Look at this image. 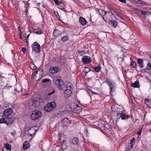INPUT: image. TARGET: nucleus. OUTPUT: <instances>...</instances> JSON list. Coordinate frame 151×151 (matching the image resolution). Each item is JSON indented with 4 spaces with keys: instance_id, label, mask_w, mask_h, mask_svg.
<instances>
[{
    "instance_id": "bf43d9fd",
    "label": "nucleus",
    "mask_w": 151,
    "mask_h": 151,
    "mask_svg": "<svg viewBox=\"0 0 151 151\" xmlns=\"http://www.w3.org/2000/svg\"><path fill=\"white\" fill-rule=\"evenodd\" d=\"M108 14H106V15H107V17H109H109H110V16L111 15L110 14V12H108Z\"/></svg>"
},
{
    "instance_id": "393cba45",
    "label": "nucleus",
    "mask_w": 151,
    "mask_h": 151,
    "mask_svg": "<svg viewBox=\"0 0 151 151\" xmlns=\"http://www.w3.org/2000/svg\"><path fill=\"white\" fill-rule=\"evenodd\" d=\"M137 65L136 63L134 61H133L130 64V66L132 68H135L136 67Z\"/></svg>"
},
{
    "instance_id": "7c9ffc66",
    "label": "nucleus",
    "mask_w": 151,
    "mask_h": 151,
    "mask_svg": "<svg viewBox=\"0 0 151 151\" xmlns=\"http://www.w3.org/2000/svg\"><path fill=\"white\" fill-rule=\"evenodd\" d=\"M135 143V138L134 137L132 138L131 141H130V144H129V145H130L132 146H133V145H134Z\"/></svg>"
},
{
    "instance_id": "6ab92c4d",
    "label": "nucleus",
    "mask_w": 151,
    "mask_h": 151,
    "mask_svg": "<svg viewBox=\"0 0 151 151\" xmlns=\"http://www.w3.org/2000/svg\"><path fill=\"white\" fill-rule=\"evenodd\" d=\"M79 1L85 6L88 5L89 2V0H79Z\"/></svg>"
},
{
    "instance_id": "4be33fe9",
    "label": "nucleus",
    "mask_w": 151,
    "mask_h": 151,
    "mask_svg": "<svg viewBox=\"0 0 151 151\" xmlns=\"http://www.w3.org/2000/svg\"><path fill=\"white\" fill-rule=\"evenodd\" d=\"M72 142L73 144H77L79 142L78 139L77 137H75L72 139Z\"/></svg>"
},
{
    "instance_id": "c03bdc74",
    "label": "nucleus",
    "mask_w": 151,
    "mask_h": 151,
    "mask_svg": "<svg viewBox=\"0 0 151 151\" xmlns=\"http://www.w3.org/2000/svg\"><path fill=\"white\" fill-rule=\"evenodd\" d=\"M147 67L149 68H151V63L149 62L147 64Z\"/></svg>"
},
{
    "instance_id": "de8ad7c7",
    "label": "nucleus",
    "mask_w": 151,
    "mask_h": 151,
    "mask_svg": "<svg viewBox=\"0 0 151 151\" xmlns=\"http://www.w3.org/2000/svg\"><path fill=\"white\" fill-rule=\"evenodd\" d=\"M27 2L26 4H25V7H26V10H25V12L26 13H27Z\"/></svg>"
},
{
    "instance_id": "c9c22d12",
    "label": "nucleus",
    "mask_w": 151,
    "mask_h": 151,
    "mask_svg": "<svg viewBox=\"0 0 151 151\" xmlns=\"http://www.w3.org/2000/svg\"><path fill=\"white\" fill-rule=\"evenodd\" d=\"M133 146H132L130 145H128V147H127L126 148V150L128 151L131 149Z\"/></svg>"
},
{
    "instance_id": "680f3d73",
    "label": "nucleus",
    "mask_w": 151,
    "mask_h": 151,
    "mask_svg": "<svg viewBox=\"0 0 151 151\" xmlns=\"http://www.w3.org/2000/svg\"><path fill=\"white\" fill-rule=\"evenodd\" d=\"M64 145H64V144H62V145H61V147L62 148V149H64L63 148V147Z\"/></svg>"
},
{
    "instance_id": "864d4df0",
    "label": "nucleus",
    "mask_w": 151,
    "mask_h": 151,
    "mask_svg": "<svg viewBox=\"0 0 151 151\" xmlns=\"http://www.w3.org/2000/svg\"><path fill=\"white\" fill-rule=\"evenodd\" d=\"M29 35H30V34L28 35L27 36V38H26V42H28V38H29Z\"/></svg>"
},
{
    "instance_id": "b1692460",
    "label": "nucleus",
    "mask_w": 151,
    "mask_h": 151,
    "mask_svg": "<svg viewBox=\"0 0 151 151\" xmlns=\"http://www.w3.org/2000/svg\"><path fill=\"white\" fill-rule=\"evenodd\" d=\"M122 119H127L129 117V115H124L122 113L120 116Z\"/></svg>"
},
{
    "instance_id": "79ce46f5",
    "label": "nucleus",
    "mask_w": 151,
    "mask_h": 151,
    "mask_svg": "<svg viewBox=\"0 0 151 151\" xmlns=\"http://www.w3.org/2000/svg\"><path fill=\"white\" fill-rule=\"evenodd\" d=\"M26 50L25 47H23L22 48V51L24 54L26 52Z\"/></svg>"
},
{
    "instance_id": "cd10ccee",
    "label": "nucleus",
    "mask_w": 151,
    "mask_h": 151,
    "mask_svg": "<svg viewBox=\"0 0 151 151\" xmlns=\"http://www.w3.org/2000/svg\"><path fill=\"white\" fill-rule=\"evenodd\" d=\"M101 69V67L100 65H99L98 67H95L94 70L97 72H99Z\"/></svg>"
},
{
    "instance_id": "2f4dec72",
    "label": "nucleus",
    "mask_w": 151,
    "mask_h": 151,
    "mask_svg": "<svg viewBox=\"0 0 151 151\" xmlns=\"http://www.w3.org/2000/svg\"><path fill=\"white\" fill-rule=\"evenodd\" d=\"M68 39V37L67 36H65L62 37V40L63 41H65L67 40Z\"/></svg>"
},
{
    "instance_id": "a878e982",
    "label": "nucleus",
    "mask_w": 151,
    "mask_h": 151,
    "mask_svg": "<svg viewBox=\"0 0 151 151\" xmlns=\"http://www.w3.org/2000/svg\"><path fill=\"white\" fill-rule=\"evenodd\" d=\"M111 26H113L115 28L117 26L118 23L115 21H112L111 22Z\"/></svg>"
},
{
    "instance_id": "6e6552de",
    "label": "nucleus",
    "mask_w": 151,
    "mask_h": 151,
    "mask_svg": "<svg viewBox=\"0 0 151 151\" xmlns=\"http://www.w3.org/2000/svg\"><path fill=\"white\" fill-rule=\"evenodd\" d=\"M40 45L37 42H35L32 45V50L37 53H39L40 52Z\"/></svg>"
},
{
    "instance_id": "a18cd8bd",
    "label": "nucleus",
    "mask_w": 151,
    "mask_h": 151,
    "mask_svg": "<svg viewBox=\"0 0 151 151\" xmlns=\"http://www.w3.org/2000/svg\"><path fill=\"white\" fill-rule=\"evenodd\" d=\"M150 70V69H149L148 68H145L144 70L145 71L147 72H149Z\"/></svg>"
},
{
    "instance_id": "37998d69",
    "label": "nucleus",
    "mask_w": 151,
    "mask_h": 151,
    "mask_svg": "<svg viewBox=\"0 0 151 151\" xmlns=\"http://www.w3.org/2000/svg\"><path fill=\"white\" fill-rule=\"evenodd\" d=\"M142 131V129H139V130L138 132H137V134L138 135H140L141 134Z\"/></svg>"
},
{
    "instance_id": "f3484780",
    "label": "nucleus",
    "mask_w": 151,
    "mask_h": 151,
    "mask_svg": "<svg viewBox=\"0 0 151 151\" xmlns=\"http://www.w3.org/2000/svg\"><path fill=\"white\" fill-rule=\"evenodd\" d=\"M34 32L37 34L40 35L41 34L43 33V32L41 29L39 28H35L34 30Z\"/></svg>"
},
{
    "instance_id": "8fccbe9b",
    "label": "nucleus",
    "mask_w": 151,
    "mask_h": 151,
    "mask_svg": "<svg viewBox=\"0 0 151 151\" xmlns=\"http://www.w3.org/2000/svg\"><path fill=\"white\" fill-rule=\"evenodd\" d=\"M14 91L15 92H17L19 93L20 91V90H19L18 89V88H16L14 89Z\"/></svg>"
},
{
    "instance_id": "1a4fd4ad",
    "label": "nucleus",
    "mask_w": 151,
    "mask_h": 151,
    "mask_svg": "<svg viewBox=\"0 0 151 151\" xmlns=\"http://www.w3.org/2000/svg\"><path fill=\"white\" fill-rule=\"evenodd\" d=\"M82 60V62L85 64L89 63L91 62V58L86 55L83 56Z\"/></svg>"
},
{
    "instance_id": "e2e57ef3",
    "label": "nucleus",
    "mask_w": 151,
    "mask_h": 151,
    "mask_svg": "<svg viewBox=\"0 0 151 151\" xmlns=\"http://www.w3.org/2000/svg\"><path fill=\"white\" fill-rule=\"evenodd\" d=\"M88 72H84L83 71V72H82V73H85V76H86V75L87 74V73Z\"/></svg>"
},
{
    "instance_id": "3c124183",
    "label": "nucleus",
    "mask_w": 151,
    "mask_h": 151,
    "mask_svg": "<svg viewBox=\"0 0 151 151\" xmlns=\"http://www.w3.org/2000/svg\"><path fill=\"white\" fill-rule=\"evenodd\" d=\"M120 2L124 3H125L126 2V0H119Z\"/></svg>"
},
{
    "instance_id": "5fc2aeb1",
    "label": "nucleus",
    "mask_w": 151,
    "mask_h": 151,
    "mask_svg": "<svg viewBox=\"0 0 151 151\" xmlns=\"http://www.w3.org/2000/svg\"><path fill=\"white\" fill-rule=\"evenodd\" d=\"M91 92L92 93H93V94H94V95H98V93L94 92L93 91H91Z\"/></svg>"
},
{
    "instance_id": "dca6fc26",
    "label": "nucleus",
    "mask_w": 151,
    "mask_h": 151,
    "mask_svg": "<svg viewBox=\"0 0 151 151\" xmlns=\"http://www.w3.org/2000/svg\"><path fill=\"white\" fill-rule=\"evenodd\" d=\"M29 147V142L27 141H25L23 144V149L24 150H27Z\"/></svg>"
},
{
    "instance_id": "f257e3e1",
    "label": "nucleus",
    "mask_w": 151,
    "mask_h": 151,
    "mask_svg": "<svg viewBox=\"0 0 151 151\" xmlns=\"http://www.w3.org/2000/svg\"><path fill=\"white\" fill-rule=\"evenodd\" d=\"M53 82L57 86L60 90L64 89V82L62 81L60 77H55L54 79Z\"/></svg>"
},
{
    "instance_id": "bb28decb",
    "label": "nucleus",
    "mask_w": 151,
    "mask_h": 151,
    "mask_svg": "<svg viewBox=\"0 0 151 151\" xmlns=\"http://www.w3.org/2000/svg\"><path fill=\"white\" fill-rule=\"evenodd\" d=\"M33 63L32 62L31 63L30 65V68L32 70L36 69L37 68V67L35 66L33 63Z\"/></svg>"
},
{
    "instance_id": "4468645a",
    "label": "nucleus",
    "mask_w": 151,
    "mask_h": 151,
    "mask_svg": "<svg viewBox=\"0 0 151 151\" xmlns=\"http://www.w3.org/2000/svg\"><path fill=\"white\" fill-rule=\"evenodd\" d=\"M79 21L80 23L83 26L85 25L87 23L86 19L82 17H80Z\"/></svg>"
},
{
    "instance_id": "49530a36",
    "label": "nucleus",
    "mask_w": 151,
    "mask_h": 151,
    "mask_svg": "<svg viewBox=\"0 0 151 151\" xmlns=\"http://www.w3.org/2000/svg\"><path fill=\"white\" fill-rule=\"evenodd\" d=\"M55 92V90H54L52 91V92H51V93H48V95L49 96H50V95H52V94H53V93H54Z\"/></svg>"
},
{
    "instance_id": "9b49d317",
    "label": "nucleus",
    "mask_w": 151,
    "mask_h": 151,
    "mask_svg": "<svg viewBox=\"0 0 151 151\" xmlns=\"http://www.w3.org/2000/svg\"><path fill=\"white\" fill-rule=\"evenodd\" d=\"M12 109L10 108L7 109L4 111L3 114L5 116H8L12 114Z\"/></svg>"
},
{
    "instance_id": "58836bf2",
    "label": "nucleus",
    "mask_w": 151,
    "mask_h": 151,
    "mask_svg": "<svg viewBox=\"0 0 151 151\" xmlns=\"http://www.w3.org/2000/svg\"><path fill=\"white\" fill-rule=\"evenodd\" d=\"M115 13H116V15L117 16H118V17H119V18H121V17L120 16V14L118 12H116V11L115 12Z\"/></svg>"
},
{
    "instance_id": "9d476101",
    "label": "nucleus",
    "mask_w": 151,
    "mask_h": 151,
    "mask_svg": "<svg viewBox=\"0 0 151 151\" xmlns=\"http://www.w3.org/2000/svg\"><path fill=\"white\" fill-rule=\"evenodd\" d=\"M60 68L58 67H51L49 70L50 72L52 74L57 73L60 70Z\"/></svg>"
},
{
    "instance_id": "a19ab883",
    "label": "nucleus",
    "mask_w": 151,
    "mask_h": 151,
    "mask_svg": "<svg viewBox=\"0 0 151 151\" xmlns=\"http://www.w3.org/2000/svg\"><path fill=\"white\" fill-rule=\"evenodd\" d=\"M18 34L19 36H22V32L21 30L19 29L18 30Z\"/></svg>"
},
{
    "instance_id": "052dcab7",
    "label": "nucleus",
    "mask_w": 151,
    "mask_h": 151,
    "mask_svg": "<svg viewBox=\"0 0 151 151\" xmlns=\"http://www.w3.org/2000/svg\"><path fill=\"white\" fill-rule=\"evenodd\" d=\"M37 71H36L33 74V76H35L36 75V73H37Z\"/></svg>"
},
{
    "instance_id": "f03ea898",
    "label": "nucleus",
    "mask_w": 151,
    "mask_h": 151,
    "mask_svg": "<svg viewBox=\"0 0 151 151\" xmlns=\"http://www.w3.org/2000/svg\"><path fill=\"white\" fill-rule=\"evenodd\" d=\"M112 111L116 114V117L117 119L120 118V115L123 113V110L122 109L118 108L115 106L111 107Z\"/></svg>"
},
{
    "instance_id": "473e14b6",
    "label": "nucleus",
    "mask_w": 151,
    "mask_h": 151,
    "mask_svg": "<svg viewBox=\"0 0 151 151\" xmlns=\"http://www.w3.org/2000/svg\"><path fill=\"white\" fill-rule=\"evenodd\" d=\"M91 70L88 67H85L83 70L84 72H88Z\"/></svg>"
},
{
    "instance_id": "69168bd1",
    "label": "nucleus",
    "mask_w": 151,
    "mask_h": 151,
    "mask_svg": "<svg viewBox=\"0 0 151 151\" xmlns=\"http://www.w3.org/2000/svg\"><path fill=\"white\" fill-rule=\"evenodd\" d=\"M27 94H28L27 93L24 94L23 95V96H25V95H27Z\"/></svg>"
},
{
    "instance_id": "e433bc0d",
    "label": "nucleus",
    "mask_w": 151,
    "mask_h": 151,
    "mask_svg": "<svg viewBox=\"0 0 151 151\" xmlns=\"http://www.w3.org/2000/svg\"><path fill=\"white\" fill-rule=\"evenodd\" d=\"M50 81V80L49 79H44L42 81V83H46V82H49Z\"/></svg>"
},
{
    "instance_id": "ddd939ff",
    "label": "nucleus",
    "mask_w": 151,
    "mask_h": 151,
    "mask_svg": "<svg viewBox=\"0 0 151 151\" xmlns=\"http://www.w3.org/2000/svg\"><path fill=\"white\" fill-rule=\"evenodd\" d=\"M64 126H66L69 124L71 123V121L67 118H65L62 122Z\"/></svg>"
},
{
    "instance_id": "f8f14e48",
    "label": "nucleus",
    "mask_w": 151,
    "mask_h": 151,
    "mask_svg": "<svg viewBox=\"0 0 151 151\" xmlns=\"http://www.w3.org/2000/svg\"><path fill=\"white\" fill-rule=\"evenodd\" d=\"M40 104V99H37L33 101L32 106L33 107H35L39 105Z\"/></svg>"
},
{
    "instance_id": "423d86ee",
    "label": "nucleus",
    "mask_w": 151,
    "mask_h": 151,
    "mask_svg": "<svg viewBox=\"0 0 151 151\" xmlns=\"http://www.w3.org/2000/svg\"><path fill=\"white\" fill-rule=\"evenodd\" d=\"M66 89L65 90L64 94L65 97L68 98L70 96L72 93L71 86L70 85H67L66 86Z\"/></svg>"
},
{
    "instance_id": "412c9836",
    "label": "nucleus",
    "mask_w": 151,
    "mask_h": 151,
    "mask_svg": "<svg viewBox=\"0 0 151 151\" xmlns=\"http://www.w3.org/2000/svg\"><path fill=\"white\" fill-rule=\"evenodd\" d=\"M76 108L75 109L76 110V113H78L81 112L82 111V108L78 105H76Z\"/></svg>"
},
{
    "instance_id": "ea45409f",
    "label": "nucleus",
    "mask_w": 151,
    "mask_h": 151,
    "mask_svg": "<svg viewBox=\"0 0 151 151\" xmlns=\"http://www.w3.org/2000/svg\"><path fill=\"white\" fill-rule=\"evenodd\" d=\"M141 14H142L145 15L147 14V11H141Z\"/></svg>"
},
{
    "instance_id": "aec40b11",
    "label": "nucleus",
    "mask_w": 151,
    "mask_h": 151,
    "mask_svg": "<svg viewBox=\"0 0 151 151\" xmlns=\"http://www.w3.org/2000/svg\"><path fill=\"white\" fill-rule=\"evenodd\" d=\"M139 86V82L138 81H136L134 83L131 84V86L134 88L138 87Z\"/></svg>"
},
{
    "instance_id": "0eeeda50",
    "label": "nucleus",
    "mask_w": 151,
    "mask_h": 151,
    "mask_svg": "<svg viewBox=\"0 0 151 151\" xmlns=\"http://www.w3.org/2000/svg\"><path fill=\"white\" fill-rule=\"evenodd\" d=\"M99 12L100 14L102 16L103 18L105 21L106 22H108L110 20V19H109V17H107L106 12L104 11L101 9L100 10Z\"/></svg>"
},
{
    "instance_id": "0e129e2a",
    "label": "nucleus",
    "mask_w": 151,
    "mask_h": 151,
    "mask_svg": "<svg viewBox=\"0 0 151 151\" xmlns=\"http://www.w3.org/2000/svg\"><path fill=\"white\" fill-rule=\"evenodd\" d=\"M149 132H151V128L150 129Z\"/></svg>"
},
{
    "instance_id": "7ed1b4c3",
    "label": "nucleus",
    "mask_w": 151,
    "mask_h": 151,
    "mask_svg": "<svg viewBox=\"0 0 151 151\" xmlns=\"http://www.w3.org/2000/svg\"><path fill=\"white\" fill-rule=\"evenodd\" d=\"M56 106V103L55 101L48 103L44 107V110L47 112H49L55 109Z\"/></svg>"
},
{
    "instance_id": "a211bd4d",
    "label": "nucleus",
    "mask_w": 151,
    "mask_h": 151,
    "mask_svg": "<svg viewBox=\"0 0 151 151\" xmlns=\"http://www.w3.org/2000/svg\"><path fill=\"white\" fill-rule=\"evenodd\" d=\"M145 103L147 107L151 108V99L150 100L145 99Z\"/></svg>"
},
{
    "instance_id": "2eb2a0df",
    "label": "nucleus",
    "mask_w": 151,
    "mask_h": 151,
    "mask_svg": "<svg viewBox=\"0 0 151 151\" xmlns=\"http://www.w3.org/2000/svg\"><path fill=\"white\" fill-rule=\"evenodd\" d=\"M61 34V32L59 30L55 29L54 30L53 35L55 36L58 37Z\"/></svg>"
},
{
    "instance_id": "13d9d810",
    "label": "nucleus",
    "mask_w": 151,
    "mask_h": 151,
    "mask_svg": "<svg viewBox=\"0 0 151 151\" xmlns=\"http://www.w3.org/2000/svg\"><path fill=\"white\" fill-rule=\"evenodd\" d=\"M135 12H139V10L138 9H135Z\"/></svg>"
},
{
    "instance_id": "4c0bfd02",
    "label": "nucleus",
    "mask_w": 151,
    "mask_h": 151,
    "mask_svg": "<svg viewBox=\"0 0 151 151\" xmlns=\"http://www.w3.org/2000/svg\"><path fill=\"white\" fill-rule=\"evenodd\" d=\"M54 1L55 4L57 5H59L60 4V3L58 0H54Z\"/></svg>"
},
{
    "instance_id": "5701e85b",
    "label": "nucleus",
    "mask_w": 151,
    "mask_h": 151,
    "mask_svg": "<svg viewBox=\"0 0 151 151\" xmlns=\"http://www.w3.org/2000/svg\"><path fill=\"white\" fill-rule=\"evenodd\" d=\"M4 146L7 150H11V146L9 143H7L6 144H4Z\"/></svg>"
},
{
    "instance_id": "774afa93",
    "label": "nucleus",
    "mask_w": 151,
    "mask_h": 151,
    "mask_svg": "<svg viewBox=\"0 0 151 151\" xmlns=\"http://www.w3.org/2000/svg\"><path fill=\"white\" fill-rule=\"evenodd\" d=\"M2 151H4V148H3V149L2 150Z\"/></svg>"
},
{
    "instance_id": "6e6d98bb",
    "label": "nucleus",
    "mask_w": 151,
    "mask_h": 151,
    "mask_svg": "<svg viewBox=\"0 0 151 151\" xmlns=\"http://www.w3.org/2000/svg\"><path fill=\"white\" fill-rule=\"evenodd\" d=\"M78 53L80 54H82L83 53V52H84V51H78Z\"/></svg>"
},
{
    "instance_id": "c85d7f7f",
    "label": "nucleus",
    "mask_w": 151,
    "mask_h": 151,
    "mask_svg": "<svg viewBox=\"0 0 151 151\" xmlns=\"http://www.w3.org/2000/svg\"><path fill=\"white\" fill-rule=\"evenodd\" d=\"M129 1L135 3L141 4L142 1L140 0H129Z\"/></svg>"
},
{
    "instance_id": "c756f323",
    "label": "nucleus",
    "mask_w": 151,
    "mask_h": 151,
    "mask_svg": "<svg viewBox=\"0 0 151 151\" xmlns=\"http://www.w3.org/2000/svg\"><path fill=\"white\" fill-rule=\"evenodd\" d=\"M59 8L61 9H64V6H65L64 5V4L62 2H60V4L59 5Z\"/></svg>"
},
{
    "instance_id": "39448f33",
    "label": "nucleus",
    "mask_w": 151,
    "mask_h": 151,
    "mask_svg": "<svg viewBox=\"0 0 151 151\" xmlns=\"http://www.w3.org/2000/svg\"><path fill=\"white\" fill-rule=\"evenodd\" d=\"M41 113L38 111H34L31 115V118L33 120L38 119L41 115Z\"/></svg>"
},
{
    "instance_id": "20e7f679",
    "label": "nucleus",
    "mask_w": 151,
    "mask_h": 151,
    "mask_svg": "<svg viewBox=\"0 0 151 151\" xmlns=\"http://www.w3.org/2000/svg\"><path fill=\"white\" fill-rule=\"evenodd\" d=\"M106 82L108 84L110 87V95L112 96L113 95L112 93L114 91V90H113V89L116 87L115 84L114 82L107 80Z\"/></svg>"
},
{
    "instance_id": "603ef678",
    "label": "nucleus",
    "mask_w": 151,
    "mask_h": 151,
    "mask_svg": "<svg viewBox=\"0 0 151 151\" xmlns=\"http://www.w3.org/2000/svg\"><path fill=\"white\" fill-rule=\"evenodd\" d=\"M139 66L141 68H143L144 67V65L143 64V63H142V64H139Z\"/></svg>"
},
{
    "instance_id": "09e8293b",
    "label": "nucleus",
    "mask_w": 151,
    "mask_h": 151,
    "mask_svg": "<svg viewBox=\"0 0 151 151\" xmlns=\"http://www.w3.org/2000/svg\"><path fill=\"white\" fill-rule=\"evenodd\" d=\"M4 78L3 77L1 76H0V81L2 82L3 81V79Z\"/></svg>"
},
{
    "instance_id": "4d7b16f0",
    "label": "nucleus",
    "mask_w": 151,
    "mask_h": 151,
    "mask_svg": "<svg viewBox=\"0 0 151 151\" xmlns=\"http://www.w3.org/2000/svg\"><path fill=\"white\" fill-rule=\"evenodd\" d=\"M110 9L111 10V11H112L114 12H116L115 10H114V9H113L112 8H110Z\"/></svg>"
},
{
    "instance_id": "338daca9",
    "label": "nucleus",
    "mask_w": 151,
    "mask_h": 151,
    "mask_svg": "<svg viewBox=\"0 0 151 151\" xmlns=\"http://www.w3.org/2000/svg\"><path fill=\"white\" fill-rule=\"evenodd\" d=\"M20 36V38H21V39H22V36Z\"/></svg>"
},
{
    "instance_id": "f704fd0d",
    "label": "nucleus",
    "mask_w": 151,
    "mask_h": 151,
    "mask_svg": "<svg viewBox=\"0 0 151 151\" xmlns=\"http://www.w3.org/2000/svg\"><path fill=\"white\" fill-rule=\"evenodd\" d=\"M137 63L138 64H142L143 63V60L142 59H139L137 60Z\"/></svg>"
},
{
    "instance_id": "72a5a7b5",
    "label": "nucleus",
    "mask_w": 151,
    "mask_h": 151,
    "mask_svg": "<svg viewBox=\"0 0 151 151\" xmlns=\"http://www.w3.org/2000/svg\"><path fill=\"white\" fill-rule=\"evenodd\" d=\"M6 122L4 118H2L0 119V124L5 123Z\"/></svg>"
}]
</instances>
